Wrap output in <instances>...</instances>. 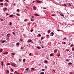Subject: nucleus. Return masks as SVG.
Instances as JSON below:
<instances>
[{"label":"nucleus","mask_w":74,"mask_h":74,"mask_svg":"<svg viewBox=\"0 0 74 74\" xmlns=\"http://www.w3.org/2000/svg\"><path fill=\"white\" fill-rule=\"evenodd\" d=\"M34 15L35 16H40V15H39L38 14H34Z\"/></svg>","instance_id":"obj_4"},{"label":"nucleus","mask_w":74,"mask_h":74,"mask_svg":"<svg viewBox=\"0 0 74 74\" xmlns=\"http://www.w3.org/2000/svg\"><path fill=\"white\" fill-rule=\"evenodd\" d=\"M64 45H65V44H66V42H64Z\"/></svg>","instance_id":"obj_49"},{"label":"nucleus","mask_w":74,"mask_h":74,"mask_svg":"<svg viewBox=\"0 0 74 74\" xmlns=\"http://www.w3.org/2000/svg\"><path fill=\"white\" fill-rule=\"evenodd\" d=\"M41 39H42V40H43V39H44V38H42V37L41 38Z\"/></svg>","instance_id":"obj_55"},{"label":"nucleus","mask_w":74,"mask_h":74,"mask_svg":"<svg viewBox=\"0 0 74 74\" xmlns=\"http://www.w3.org/2000/svg\"><path fill=\"white\" fill-rule=\"evenodd\" d=\"M12 25V23L11 22H10V25Z\"/></svg>","instance_id":"obj_25"},{"label":"nucleus","mask_w":74,"mask_h":74,"mask_svg":"<svg viewBox=\"0 0 74 74\" xmlns=\"http://www.w3.org/2000/svg\"><path fill=\"white\" fill-rule=\"evenodd\" d=\"M10 33L6 35V36H10Z\"/></svg>","instance_id":"obj_18"},{"label":"nucleus","mask_w":74,"mask_h":74,"mask_svg":"<svg viewBox=\"0 0 74 74\" xmlns=\"http://www.w3.org/2000/svg\"><path fill=\"white\" fill-rule=\"evenodd\" d=\"M66 38H66V37L64 38V39H66Z\"/></svg>","instance_id":"obj_51"},{"label":"nucleus","mask_w":74,"mask_h":74,"mask_svg":"<svg viewBox=\"0 0 74 74\" xmlns=\"http://www.w3.org/2000/svg\"><path fill=\"white\" fill-rule=\"evenodd\" d=\"M31 70H34V69L33 68H31Z\"/></svg>","instance_id":"obj_39"},{"label":"nucleus","mask_w":74,"mask_h":74,"mask_svg":"<svg viewBox=\"0 0 74 74\" xmlns=\"http://www.w3.org/2000/svg\"><path fill=\"white\" fill-rule=\"evenodd\" d=\"M69 60L68 59H66V61H69Z\"/></svg>","instance_id":"obj_31"},{"label":"nucleus","mask_w":74,"mask_h":74,"mask_svg":"<svg viewBox=\"0 0 74 74\" xmlns=\"http://www.w3.org/2000/svg\"><path fill=\"white\" fill-rule=\"evenodd\" d=\"M19 62H21V59H19Z\"/></svg>","instance_id":"obj_53"},{"label":"nucleus","mask_w":74,"mask_h":74,"mask_svg":"<svg viewBox=\"0 0 74 74\" xmlns=\"http://www.w3.org/2000/svg\"><path fill=\"white\" fill-rule=\"evenodd\" d=\"M7 36V37H8V38H9V37H10V36Z\"/></svg>","instance_id":"obj_48"},{"label":"nucleus","mask_w":74,"mask_h":74,"mask_svg":"<svg viewBox=\"0 0 74 74\" xmlns=\"http://www.w3.org/2000/svg\"><path fill=\"white\" fill-rule=\"evenodd\" d=\"M50 32V30H48V33H49Z\"/></svg>","instance_id":"obj_32"},{"label":"nucleus","mask_w":74,"mask_h":74,"mask_svg":"<svg viewBox=\"0 0 74 74\" xmlns=\"http://www.w3.org/2000/svg\"><path fill=\"white\" fill-rule=\"evenodd\" d=\"M19 43L18 42H17L16 44V45H19Z\"/></svg>","instance_id":"obj_20"},{"label":"nucleus","mask_w":74,"mask_h":74,"mask_svg":"<svg viewBox=\"0 0 74 74\" xmlns=\"http://www.w3.org/2000/svg\"><path fill=\"white\" fill-rule=\"evenodd\" d=\"M17 11H18V12L19 11V9H17Z\"/></svg>","instance_id":"obj_38"},{"label":"nucleus","mask_w":74,"mask_h":74,"mask_svg":"<svg viewBox=\"0 0 74 74\" xmlns=\"http://www.w3.org/2000/svg\"><path fill=\"white\" fill-rule=\"evenodd\" d=\"M38 35L39 36H40V37L41 36V34H38Z\"/></svg>","instance_id":"obj_37"},{"label":"nucleus","mask_w":74,"mask_h":74,"mask_svg":"<svg viewBox=\"0 0 74 74\" xmlns=\"http://www.w3.org/2000/svg\"><path fill=\"white\" fill-rule=\"evenodd\" d=\"M44 63H48V61L47 60H44Z\"/></svg>","instance_id":"obj_9"},{"label":"nucleus","mask_w":74,"mask_h":74,"mask_svg":"<svg viewBox=\"0 0 74 74\" xmlns=\"http://www.w3.org/2000/svg\"><path fill=\"white\" fill-rule=\"evenodd\" d=\"M12 34H15V32H12Z\"/></svg>","instance_id":"obj_33"},{"label":"nucleus","mask_w":74,"mask_h":74,"mask_svg":"<svg viewBox=\"0 0 74 74\" xmlns=\"http://www.w3.org/2000/svg\"><path fill=\"white\" fill-rule=\"evenodd\" d=\"M40 74H44V72H41L40 73Z\"/></svg>","instance_id":"obj_24"},{"label":"nucleus","mask_w":74,"mask_h":74,"mask_svg":"<svg viewBox=\"0 0 74 74\" xmlns=\"http://www.w3.org/2000/svg\"><path fill=\"white\" fill-rule=\"evenodd\" d=\"M58 56H60V54H58Z\"/></svg>","instance_id":"obj_41"},{"label":"nucleus","mask_w":74,"mask_h":74,"mask_svg":"<svg viewBox=\"0 0 74 74\" xmlns=\"http://www.w3.org/2000/svg\"><path fill=\"white\" fill-rule=\"evenodd\" d=\"M40 44H41V41L40 40Z\"/></svg>","instance_id":"obj_57"},{"label":"nucleus","mask_w":74,"mask_h":74,"mask_svg":"<svg viewBox=\"0 0 74 74\" xmlns=\"http://www.w3.org/2000/svg\"><path fill=\"white\" fill-rule=\"evenodd\" d=\"M71 46H72V47H73V46H74V45H72H72H71Z\"/></svg>","instance_id":"obj_44"},{"label":"nucleus","mask_w":74,"mask_h":74,"mask_svg":"<svg viewBox=\"0 0 74 74\" xmlns=\"http://www.w3.org/2000/svg\"><path fill=\"white\" fill-rule=\"evenodd\" d=\"M62 6H65V7H67V5H66V4H64Z\"/></svg>","instance_id":"obj_17"},{"label":"nucleus","mask_w":74,"mask_h":74,"mask_svg":"<svg viewBox=\"0 0 74 74\" xmlns=\"http://www.w3.org/2000/svg\"><path fill=\"white\" fill-rule=\"evenodd\" d=\"M6 42V40H3L2 42V43L3 44V43H4L5 42Z\"/></svg>","instance_id":"obj_5"},{"label":"nucleus","mask_w":74,"mask_h":74,"mask_svg":"<svg viewBox=\"0 0 74 74\" xmlns=\"http://www.w3.org/2000/svg\"><path fill=\"white\" fill-rule=\"evenodd\" d=\"M53 71H54V72H55V70H53Z\"/></svg>","instance_id":"obj_63"},{"label":"nucleus","mask_w":74,"mask_h":74,"mask_svg":"<svg viewBox=\"0 0 74 74\" xmlns=\"http://www.w3.org/2000/svg\"><path fill=\"white\" fill-rule=\"evenodd\" d=\"M51 16H56V15H55V14H52L51 15Z\"/></svg>","instance_id":"obj_15"},{"label":"nucleus","mask_w":74,"mask_h":74,"mask_svg":"<svg viewBox=\"0 0 74 74\" xmlns=\"http://www.w3.org/2000/svg\"><path fill=\"white\" fill-rule=\"evenodd\" d=\"M23 63H25V59L24 58L23 59Z\"/></svg>","instance_id":"obj_13"},{"label":"nucleus","mask_w":74,"mask_h":74,"mask_svg":"<svg viewBox=\"0 0 74 74\" xmlns=\"http://www.w3.org/2000/svg\"><path fill=\"white\" fill-rule=\"evenodd\" d=\"M14 16V15L13 14H12L11 15H10L9 16V17H12Z\"/></svg>","instance_id":"obj_10"},{"label":"nucleus","mask_w":74,"mask_h":74,"mask_svg":"<svg viewBox=\"0 0 74 74\" xmlns=\"http://www.w3.org/2000/svg\"><path fill=\"white\" fill-rule=\"evenodd\" d=\"M1 65L2 66H3V62H1Z\"/></svg>","instance_id":"obj_11"},{"label":"nucleus","mask_w":74,"mask_h":74,"mask_svg":"<svg viewBox=\"0 0 74 74\" xmlns=\"http://www.w3.org/2000/svg\"><path fill=\"white\" fill-rule=\"evenodd\" d=\"M68 5H69L70 7H71V4H69Z\"/></svg>","instance_id":"obj_40"},{"label":"nucleus","mask_w":74,"mask_h":74,"mask_svg":"<svg viewBox=\"0 0 74 74\" xmlns=\"http://www.w3.org/2000/svg\"><path fill=\"white\" fill-rule=\"evenodd\" d=\"M7 54H8V52H6L5 53H3V54L4 55H7Z\"/></svg>","instance_id":"obj_7"},{"label":"nucleus","mask_w":74,"mask_h":74,"mask_svg":"<svg viewBox=\"0 0 74 74\" xmlns=\"http://www.w3.org/2000/svg\"><path fill=\"white\" fill-rule=\"evenodd\" d=\"M42 71H45V69H42Z\"/></svg>","instance_id":"obj_27"},{"label":"nucleus","mask_w":74,"mask_h":74,"mask_svg":"<svg viewBox=\"0 0 74 74\" xmlns=\"http://www.w3.org/2000/svg\"><path fill=\"white\" fill-rule=\"evenodd\" d=\"M31 43H32H32H33V41H31Z\"/></svg>","instance_id":"obj_54"},{"label":"nucleus","mask_w":74,"mask_h":74,"mask_svg":"<svg viewBox=\"0 0 74 74\" xmlns=\"http://www.w3.org/2000/svg\"><path fill=\"white\" fill-rule=\"evenodd\" d=\"M14 73H16V74H17V72H16V71H15L14 72Z\"/></svg>","instance_id":"obj_59"},{"label":"nucleus","mask_w":74,"mask_h":74,"mask_svg":"<svg viewBox=\"0 0 74 74\" xmlns=\"http://www.w3.org/2000/svg\"><path fill=\"white\" fill-rule=\"evenodd\" d=\"M32 40H27V42H32Z\"/></svg>","instance_id":"obj_6"},{"label":"nucleus","mask_w":74,"mask_h":74,"mask_svg":"<svg viewBox=\"0 0 74 74\" xmlns=\"http://www.w3.org/2000/svg\"><path fill=\"white\" fill-rule=\"evenodd\" d=\"M43 8V9L45 10V9H46V8Z\"/></svg>","instance_id":"obj_46"},{"label":"nucleus","mask_w":74,"mask_h":74,"mask_svg":"<svg viewBox=\"0 0 74 74\" xmlns=\"http://www.w3.org/2000/svg\"><path fill=\"white\" fill-rule=\"evenodd\" d=\"M13 5H15V3H14Z\"/></svg>","instance_id":"obj_61"},{"label":"nucleus","mask_w":74,"mask_h":74,"mask_svg":"<svg viewBox=\"0 0 74 74\" xmlns=\"http://www.w3.org/2000/svg\"><path fill=\"white\" fill-rule=\"evenodd\" d=\"M3 52V49H1L0 50V52Z\"/></svg>","instance_id":"obj_22"},{"label":"nucleus","mask_w":74,"mask_h":74,"mask_svg":"<svg viewBox=\"0 0 74 74\" xmlns=\"http://www.w3.org/2000/svg\"><path fill=\"white\" fill-rule=\"evenodd\" d=\"M12 55H15V53H12Z\"/></svg>","instance_id":"obj_45"},{"label":"nucleus","mask_w":74,"mask_h":74,"mask_svg":"<svg viewBox=\"0 0 74 74\" xmlns=\"http://www.w3.org/2000/svg\"><path fill=\"white\" fill-rule=\"evenodd\" d=\"M33 30L32 29H31L30 30L31 32H33Z\"/></svg>","instance_id":"obj_35"},{"label":"nucleus","mask_w":74,"mask_h":74,"mask_svg":"<svg viewBox=\"0 0 74 74\" xmlns=\"http://www.w3.org/2000/svg\"><path fill=\"white\" fill-rule=\"evenodd\" d=\"M28 70H29V69L27 68L25 70H26L27 71H28Z\"/></svg>","instance_id":"obj_23"},{"label":"nucleus","mask_w":74,"mask_h":74,"mask_svg":"<svg viewBox=\"0 0 74 74\" xmlns=\"http://www.w3.org/2000/svg\"><path fill=\"white\" fill-rule=\"evenodd\" d=\"M26 20H24V22H26Z\"/></svg>","instance_id":"obj_60"},{"label":"nucleus","mask_w":74,"mask_h":74,"mask_svg":"<svg viewBox=\"0 0 74 74\" xmlns=\"http://www.w3.org/2000/svg\"><path fill=\"white\" fill-rule=\"evenodd\" d=\"M60 16H63V17H64V15H63V14H60Z\"/></svg>","instance_id":"obj_3"},{"label":"nucleus","mask_w":74,"mask_h":74,"mask_svg":"<svg viewBox=\"0 0 74 74\" xmlns=\"http://www.w3.org/2000/svg\"><path fill=\"white\" fill-rule=\"evenodd\" d=\"M41 48H44V47L41 46Z\"/></svg>","instance_id":"obj_50"},{"label":"nucleus","mask_w":74,"mask_h":74,"mask_svg":"<svg viewBox=\"0 0 74 74\" xmlns=\"http://www.w3.org/2000/svg\"><path fill=\"white\" fill-rule=\"evenodd\" d=\"M5 1H7V2H9V1H8V0H5Z\"/></svg>","instance_id":"obj_29"},{"label":"nucleus","mask_w":74,"mask_h":74,"mask_svg":"<svg viewBox=\"0 0 74 74\" xmlns=\"http://www.w3.org/2000/svg\"><path fill=\"white\" fill-rule=\"evenodd\" d=\"M4 4L5 6V7H7V6H8V4L7 3H4Z\"/></svg>","instance_id":"obj_1"},{"label":"nucleus","mask_w":74,"mask_h":74,"mask_svg":"<svg viewBox=\"0 0 74 74\" xmlns=\"http://www.w3.org/2000/svg\"><path fill=\"white\" fill-rule=\"evenodd\" d=\"M30 19H31V21H32V22H33V19H32V18H31Z\"/></svg>","instance_id":"obj_43"},{"label":"nucleus","mask_w":74,"mask_h":74,"mask_svg":"<svg viewBox=\"0 0 74 74\" xmlns=\"http://www.w3.org/2000/svg\"><path fill=\"white\" fill-rule=\"evenodd\" d=\"M57 51H58V49H56L54 50V53H56Z\"/></svg>","instance_id":"obj_2"},{"label":"nucleus","mask_w":74,"mask_h":74,"mask_svg":"<svg viewBox=\"0 0 74 74\" xmlns=\"http://www.w3.org/2000/svg\"><path fill=\"white\" fill-rule=\"evenodd\" d=\"M7 65H10V63H7Z\"/></svg>","instance_id":"obj_34"},{"label":"nucleus","mask_w":74,"mask_h":74,"mask_svg":"<svg viewBox=\"0 0 74 74\" xmlns=\"http://www.w3.org/2000/svg\"><path fill=\"white\" fill-rule=\"evenodd\" d=\"M6 73L8 74L9 73V71L8 70H7L6 71Z\"/></svg>","instance_id":"obj_12"},{"label":"nucleus","mask_w":74,"mask_h":74,"mask_svg":"<svg viewBox=\"0 0 74 74\" xmlns=\"http://www.w3.org/2000/svg\"><path fill=\"white\" fill-rule=\"evenodd\" d=\"M4 8V9H5V10H7V8Z\"/></svg>","instance_id":"obj_47"},{"label":"nucleus","mask_w":74,"mask_h":74,"mask_svg":"<svg viewBox=\"0 0 74 74\" xmlns=\"http://www.w3.org/2000/svg\"><path fill=\"white\" fill-rule=\"evenodd\" d=\"M1 21H3V19H1Z\"/></svg>","instance_id":"obj_56"},{"label":"nucleus","mask_w":74,"mask_h":74,"mask_svg":"<svg viewBox=\"0 0 74 74\" xmlns=\"http://www.w3.org/2000/svg\"><path fill=\"white\" fill-rule=\"evenodd\" d=\"M17 16H19V14H17Z\"/></svg>","instance_id":"obj_58"},{"label":"nucleus","mask_w":74,"mask_h":74,"mask_svg":"<svg viewBox=\"0 0 74 74\" xmlns=\"http://www.w3.org/2000/svg\"><path fill=\"white\" fill-rule=\"evenodd\" d=\"M57 31H58V32H59L60 31V30L57 29Z\"/></svg>","instance_id":"obj_52"},{"label":"nucleus","mask_w":74,"mask_h":74,"mask_svg":"<svg viewBox=\"0 0 74 74\" xmlns=\"http://www.w3.org/2000/svg\"><path fill=\"white\" fill-rule=\"evenodd\" d=\"M69 51V50L68 49L67 50V52H68V51Z\"/></svg>","instance_id":"obj_62"},{"label":"nucleus","mask_w":74,"mask_h":74,"mask_svg":"<svg viewBox=\"0 0 74 74\" xmlns=\"http://www.w3.org/2000/svg\"><path fill=\"white\" fill-rule=\"evenodd\" d=\"M51 34H52L51 36H53V34H54V33L53 32H51Z\"/></svg>","instance_id":"obj_19"},{"label":"nucleus","mask_w":74,"mask_h":74,"mask_svg":"<svg viewBox=\"0 0 74 74\" xmlns=\"http://www.w3.org/2000/svg\"><path fill=\"white\" fill-rule=\"evenodd\" d=\"M40 1H37V3H40Z\"/></svg>","instance_id":"obj_42"},{"label":"nucleus","mask_w":74,"mask_h":74,"mask_svg":"<svg viewBox=\"0 0 74 74\" xmlns=\"http://www.w3.org/2000/svg\"><path fill=\"white\" fill-rule=\"evenodd\" d=\"M33 8L34 10H36V7L34 6Z\"/></svg>","instance_id":"obj_14"},{"label":"nucleus","mask_w":74,"mask_h":74,"mask_svg":"<svg viewBox=\"0 0 74 74\" xmlns=\"http://www.w3.org/2000/svg\"><path fill=\"white\" fill-rule=\"evenodd\" d=\"M50 56H53V54L51 53L50 54Z\"/></svg>","instance_id":"obj_21"},{"label":"nucleus","mask_w":74,"mask_h":74,"mask_svg":"<svg viewBox=\"0 0 74 74\" xmlns=\"http://www.w3.org/2000/svg\"><path fill=\"white\" fill-rule=\"evenodd\" d=\"M72 64H73L71 62H69L68 63V65H70V64L71 65Z\"/></svg>","instance_id":"obj_8"},{"label":"nucleus","mask_w":74,"mask_h":74,"mask_svg":"<svg viewBox=\"0 0 74 74\" xmlns=\"http://www.w3.org/2000/svg\"><path fill=\"white\" fill-rule=\"evenodd\" d=\"M1 5H3V3H0Z\"/></svg>","instance_id":"obj_26"},{"label":"nucleus","mask_w":74,"mask_h":74,"mask_svg":"<svg viewBox=\"0 0 74 74\" xmlns=\"http://www.w3.org/2000/svg\"><path fill=\"white\" fill-rule=\"evenodd\" d=\"M37 49H40V47H38H38H37Z\"/></svg>","instance_id":"obj_30"},{"label":"nucleus","mask_w":74,"mask_h":74,"mask_svg":"<svg viewBox=\"0 0 74 74\" xmlns=\"http://www.w3.org/2000/svg\"><path fill=\"white\" fill-rule=\"evenodd\" d=\"M29 56H31V55H32V53H30L29 54Z\"/></svg>","instance_id":"obj_36"},{"label":"nucleus","mask_w":74,"mask_h":74,"mask_svg":"<svg viewBox=\"0 0 74 74\" xmlns=\"http://www.w3.org/2000/svg\"><path fill=\"white\" fill-rule=\"evenodd\" d=\"M45 69H47V66L45 67Z\"/></svg>","instance_id":"obj_64"},{"label":"nucleus","mask_w":74,"mask_h":74,"mask_svg":"<svg viewBox=\"0 0 74 74\" xmlns=\"http://www.w3.org/2000/svg\"><path fill=\"white\" fill-rule=\"evenodd\" d=\"M10 70H12V71H14V69H10Z\"/></svg>","instance_id":"obj_28"},{"label":"nucleus","mask_w":74,"mask_h":74,"mask_svg":"<svg viewBox=\"0 0 74 74\" xmlns=\"http://www.w3.org/2000/svg\"><path fill=\"white\" fill-rule=\"evenodd\" d=\"M23 48H24V47H22L20 49H23Z\"/></svg>","instance_id":"obj_16"}]
</instances>
